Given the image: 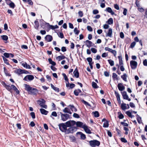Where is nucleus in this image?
<instances>
[{
  "instance_id": "obj_45",
  "label": "nucleus",
  "mask_w": 147,
  "mask_h": 147,
  "mask_svg": "<svg viewBox=\"0 0 147 147\" xmlns=\"http://www.w3.org/2000/svg\"><path fill=\"white\" fill-rule=\"evenodd\" d=\"M69 110H70L67 107H65L63 110V111L64 113H68Z\"/></svg>"
},
{
  "instance_id": "obj_59",
  "label": "nucleus",
  "mask_w": 147,
  "mask_h": 147,
  "mask_svg": "<svg viewBox=\"0 0 147 147\" xmlns=\"http://www.w3.org/2000/svg\"><path fill=\"white\" fill-rule=\"evenodd\" d=\"M51 115L55 117H56L57 116V114L56 112L53 111L51 113Z\"/></svg>"
},
{
  "instance_id": "obj_42",
  "label": "nucleus",
  "mask_w": 147,
  "mask_h": 147,
  "mask_svg": "<svg viewBox=\"0 0 147 147\" xmlns=\"http://www.w3.org/2000/svg\"><path fill=\"white\" fill-rule=\"evenodd\" d=\"M120 114L119 115L118 117L119 119H122L124 118V116L121 113H120V112H119L118 113V114Z\"/></svg>"
},
{
  "instance_id": "obj_64",
  "label": "nucleus",
  "mask_w": 147,
  "mask_h": 147,
  "mask_svg": "<svg viewBox=\"0 0 147 147\" xmlns=\"http://www.w3.org/2000/svg\"><path fill=\"white\" fill-rule=\"evenodd\" d=\"M143 64L144 66H147V60L146 59H145L143 61Z\"/></svg>"
},
{
  "instance_id": "obj_24",
  "label": "nucleus",
  "mask_w": 147,
  "mask_h": 147,
  "mask_svg": "<svg viewBox=\"0 0 147 147\" xmlns=\"http://www.w3.org/2000/svg\"><path fill=\"white\" fill-rule=\"evenodd\" d=\"M127 75L126 74H124L123 75L121 76V78L125 82H127Z\"/></svg>"
},
{
  "instance_id": "obj_61",
  "label": "nucleus",
  "mask_w": 147,
  "mask_h": 147,
  "mask_svg": "<svg viewBox=\"0 0 147 147\" xmlns=\"http://www.w3.org/2000/svg\"><path fill=\"white\" fill-rule=\"evenodd\" d=\"M126 113L129 117H131V113L129 111H126Z\"/></svg>"
},
{
  "instance_id": "obj_32",
  "label": "nucleus",
  "mask_w": 147,
  "mask_h": 147,
  "mask_svg": "<svg viewBox=\"0 0 147 147\" xmlns=\"http://www.w3.org/2000/svg\"><path fill=\"white\" fill-rule=\"evenodd\" d=\"M48 61L49 63L52 65L53 66H55L56 65V63L54 61H53L51 58H49L48 59Z\"/></svg>"
},
{
  "instance_id": "obj_6",
  "label": "nucleus",
  "mask_w": 147,
  "mask_h": 147,
  "mask_svg": "<svg viewBox=\"0 0 147 147\" xmlns=\"http://www.w3.org/2000/svg\"><path fill=\"white\" fill-rule=\"evenodd\" d=\"M61 115V120L63 121H65L69 118V115L67 114H63L61 112H59Z\"/></svg>"
},
{
  "instance_id": "obj_46",
  "label": "nucleus",
  "mask_w": 147,
  "mask_h": 147,
  "mask_svg": "<svg viewBox=\"0 0 147 147\" xmlns=\"http://www.w3.org/2000/svg\"><path fill=\"white\" fill-rule=\"evenodd\" d=\"M91 50L92 53H96L97 52V49L94 48H92L91 49Z\"/></svg>"
},
{
  "instance_id": "obj_13",
  "label": "nucleus",
  "mask_w": 147,
  "mask_h": 147,
  "mask_svg": "<svg viewBox=\"0 0 147 147\" xmlns=\"http://www.w3.org/2000/svg\"><path fill=\"white\" fill-rule=\"evenodd\" d=\"M14 72L18 75H20L23 74V69H16L14 71Z\"/></svg>"
},
{
  "instance_id": "obj_34",
  "label": "nucleus",
  "mask_w": 147,
  "mask_h": 147,
  "mask_svg": "<svg viewBox=\"0 0 147 147\" xmlns=\"http://www.w3.org/2000/svg\"><path fill=\"white\" fill-rule=\"evenodd\" d=\"M113 20L112 18H110L107 20V23L109 24H111L113 23Z\"/></svg>"
},
{
  "instance_id": "obj_14",
  "label": "nucleus",
  "mask_w": 147,
  "mask_h": 147,
  "mask_svg": "<svg viewBox=\"0 0 147 147\" xmlns=\"http://www.w3.org/2000/svg\"><path fill=\"white\" fill-rule=\"evenodd\" d=\"M62 75L64 77L65 80L67 81V83H66V86L67 87H69V83L68 79L67 76L65 73H63Z\"/></svg>"
},
{
  "instance_id": "obj_5",
  "label": "nucleus",
  "mask_w": 147,
  "mask_h": 147,
  "mask_svg": "<svg viewBox=\"0 0 147 147\" xmlns=\"http://www.w3.org/2000/svg\"><path fill=\"white\" fill-rule=\"evenodd\" d=\"M77 128L74 126L70 127L65 132V134H67L70 133H73L77 131Z\"/></svg>"
},
{
  "instance_id": "obj_22",
  "label": "nucleus",
  "mask_w": 147,
  "mask_h": 147,
  "mask_svg": "<svg viewBox=\"0 0 147 147\" xmlns=\"http://www.w3.org/2000/svg\"><path fill=\"white\" fill-rule=\"evenodd\" d=\"M77 134H80L81 135V138L82 139L84 140L86 138L85 135L82 133V132H79L77 133Z\"/></svg>"
},
{
  "instance_id": "obj_41",
  "label": "nucleus",
  "mask_w": 147,
  "mask_h": 147,
  "mask_svg": "<svg viewBox=\"0 0 147 147\" xmlns=\"http://www.w3.org/2000/svg\"><path fill=\"white\" fill-rule=\"evenodd\" d=\"M2 39L5 40H7L8 39V36L5 35L1 36Z\"/></svg>"
},
{
  "instance_id": "obj_19",
  "label": "nucleus",
  "mask_w": 147,
  "mask_h": 147,
  "mask_svg": "<svg viewBox=\"0 0 147 147\" xmlns=\"http://www.w3.org/2000/svg\"><path fill=\"white\" fill-rule=\"evenodd\" d=\"M112 30L111 28H109L108 30V32L106 36L111 37L112 35Z\"/></svg>"
},
{
  "instance_id": "obj_58",
  "label": "nucleus",
  "mask_w": 147,
  "mask_h": 147,
  "mask_svg": "<svg viewBox=\"0 0 147 147\" xmlns=\"http://www.w3.org/2000/svg\"><path fill=\"white\" fill-rule=\"evenodd\" d=\"M99 13L97 9H94L93 10V13L94 14H96Z\"/></svg>"
},
{
  "instance_id": "obj_43",
  "label": "nucleus",
  "mask_w": 147,
  "mask_h": 147,
  "mask_svg": "<svg viewBox=\"0 0 147 147\" xmlns=\"http://www.w3.org/2000/svg\"><path fill=\"white\" fill-rule=\"evenodd\" d=\"M136 44V43L135 41L131 43L130 46V47L132 49L134 47Z\"/></svg>"
},
{
  "instance_id": "obj_48",
  "label": "nucleus",
  "mask_w": 147,
  "mask_h": 147,
  "mask_svg": "<svg viewBox=\"0 0 147 147\" xmlns=\"http://www.w3.org/2000/svg\"><path fill=\"white\" fill-rule=\"evenodd\" d=\"M74 94L76 96H78L79 94V92H78V90H75L74 91Z\"/></svg>"
},
{
  "instance_id": "obj_39",
  "label": "nucleus",
  "mask_w": 147,
  "mask_h": 147,
  "mask_svg": "<svg viewBox=\"0 0 147 147\" xmlns=\"http://www.w3.org/2000/svg\"><path fill=\"white\" fill-rule=\"evenodd\" d=\"M108 61L111 66H113L114 65V62L111 59H108Z\"/></svg>"
},
{
  "instance_id": "obj_28",
  "label": "nucleus",
  "mask_w": 147,
  "mask_h": 147,
  "mask_svg": "<svg viewBox=\"0 0 147 147\" xmlns=\"http://www.w3.org/2000/svg\"><path fill=\"white\" fill-rule=\"evenodd\" d=\"M4 63L7 65H10L9 61L4 56H2Z\"/></svg>"
},
{
  "instance_id": "obj_37",
  "label": "nucleus",
  "mask_w": 147,
  "mask_h": 147,
  "mask_svg": "<svg viewBox=\"0 0 147 147\" xmlns=\"http://www.w3.org/2000/svg\"><path fill=\"white\" fill-rule=\"evenodd\" d=\"M92 87L94 88H98V86H97L96 83L94 82H92Z\"/></svg>"
},
{
  "instance_id": "obj_56",
  "label": "nucleus",
  "mask_w": 147,
  "mask_h": 147,
  "mask_svg": "<svg viewBox=\"0 0 147 147\" xmlns=\"http://www.w3.org/2000/svg\"><path fill=\"white\" fill-rule=\"evenodd\" d=\"M75 85L74 84H69V86L70 88L72 89L75 87Z\"/></svg>"
},
{
  "instance_id": "obj_53",
  "label": "nucleus",
  "mask_w": 147,
  "mask_h": 147,
  "mask_svg": "<svg viewBox=\"0 0 147 147\" xmlns=\"http://www.w3.org/2000/svg\"><path fill=\"white\" fill-rule=\"evenodd\" d=\"M87 28L88 30L89 31L92 32L93 30L92 28L90 26H87Z\"/></svg>"
},
{
  "instance_id": "obj_23",
  "label": "nucleus",
  "mask_w": 147,
  "mask_h": 147,
  "mask_svg": "<svg viewBox=\"0 0 147 147\" xmlns=\"http://www.w3.org/2000/svg\"><path fill=\"white\" fill-rule=\"evenodd\" d=\"M48 24L49 25V28H50V29H51L54 30L55 29H57V28H59L58 26L57 25H56L55 26H53L52 25H49V23H48Z\"/></svg>"
},
{
  "instance_id": "obj_62",
  "label": "nucleus",
  "mask_w": 147,
  "mask_h": 147,
  "mask_svg": "<svg viewBox=\"0 0 147 147\" xmlns=\"http://www.w3.org/2000/svg\"><path fill=\"white\" fill-rule=\"evenodd\" d=\"M78 15L80 17H82L83 16V13L82 11H80L78 12Z\"/></svg>"
},
{
  "instance_id": "obj_21",
  "label": "nucleus",
  "mask_w": 147,
  "mask_h": 147,
  "mask_svg": "<svg viewBox=\"0 0 147 147\" xmlns=\"http://www.w3.org/2000/svg\"><path fill=\"white\" fill-rule=\"evenodd\" d=\"M106 10L109 13H110L112 15L115 14L114 12L113 11L111 8L110 7L107 8Z\"/></svg>"
},
{
  "instance_id": "obj_38",
  "label": "nucleus",
  "mask_w": 147,
  "mask_h": 147,
  "mask_svg": "<svg viewBox=\"0 0 147 147\" xmlns=\"http://www.w3.org/2000/svg\"><path fill=\"white\" fill-rule=\"evenodd\" d=\"M82 102L84 103L85 105H86V106H88L89 107H91V105L89 104L88 102H87L86 101H85L84 100H81Z\"/></svg>"
},
{
  "instance_id": "obj_15",
  "label": "nucleus",
  "mask_w": 147,
  "mask_h": 147,
  "mask_svg": "<svg viewBox=\"0 0 147 147\" xmlns=\"http://www.w3.org/2000/svg\"><path fill=\"white\" fill-rule=\"evenodd\" d=\"M115 94L118 103L120 104L121 103V101L120 98V96L118 92H117L116 91L115 92Z\"/></svg>"
},
{
  "instance_id": "obj_55",
  "label": "nucleus",
  "mask_w": 147,
  "mask_h": 147,
  "mask_svg": "<svg viewBox=\"0 0 147 147\" xmlns=\"http://www.w3.org/2000/svg\"><path fill=\"white\" fill-rule=\"evenodd\" d=\"M58 35L61 38H64V35L62 32H59V34Z\"/></svg>"
},
{
  "instance_id": "obj_57",
  "label": "nucleus",
  "mask_w": 147,
  "mask_h": 147,
  "mask_svg": "<svg viewBox=\"0 0 147 147\" xmlns=\"http://www.w3.org/2000/svg\"><path fill=\"white\" fill-rule=\"evenodd\" d=\"M18 129H21V125L20 123H18L16 124Z\"/></svg>"
},
{
  "instance_id": "obj_10",
  "label": "nucleus",
  "mask_w": 147,
  "mask_h": 147,
  "mask_svg": "<svg viewBox=\"0 0 147 147\" xmlns=\"http://www.w3.org/2000/svg\"><path fill=\"white\" fill-rule=\"evenodd\" d=\"M82 128L84 129L85 131L87 133L91 134L92 133L90 130L88 128V126L86 125L85 124L84 125Z\"/></svg>"
},
{
  "instance_id": "obj_20",
  "label": "nucleus",
  "mask_w": 147,
  "mask_h": 147,
  "mask_svg": "<svg viewBox=\"0 0 147 147\" xmlns=\"http://www.w3.org/2000/svg\"><path fill=\"white\" fill-rule=\"evenodd\" d=\"M40 111L41 113L43 115H46L48 113V111L45 110L43 109H40Z\"/></svg>"
},
{
  "instance_id": "obj_44",
  "label": "nucleus",
  "mask_w": 147,
  "mask_h": 147,
  "mask_svg": "<svg viewBox=\"0 0 147 147\" xmlns=\"http://www.w3.org/2000/svg\"><path fill=\"white\" fill-rule=\"evenodd\" d=\"M86 59L87 61L88 62L89 64L92 63V58L90 57H88Z\"/></svg>"
},
{
  "instance_id": "obj_47",
  "label": "nucleus",
  "mask_w": 147,
  "mask_h": 147,
  "mask_svg": "<svg viewBox=\"0 0 147 147\" xmlns=\"http://www.w3.org/2000/svg\"><path fill=\"white\" fill-rule=\"evenodd\" d=\"M73 116L74 117L76 118H80V116L79 115L75 113H74Z\"/></svg>"
},
{
  "instance_id": "obj_63",
  "label": "nucleus",
  "mask_w": 147,
  "mask_h": 147,
  "mask_svg": "<svg viewBox=\"0 0 147 147\" xmlns=\"http://www.w3.org/2000/svg\"><path fill=\"white\" fill-rule=\"evenodd\" d=\"M105 50L106 51H108L110 52L112 51V49L108 47H105Z\"/></svg>"
},
{
  "instance_id": "obj_52",
  "label": "nucleus",
  "mask_w": 147,
  "mask_h": 147,
  "mask_svg": "<svg viewBox=\"0 0 147 147\" xmlns=\"http://www.w3.org/2000/svg\"><path fill=\"white\" fill-rule=\"evenodd\" d=\"M137 120L139 123L141 124L142 123L141 117H138L137 118Z\"/></svg>"
},
{
  "instance_id": "obj_25",
  "label": "nucleus",
  "mask_w": 147,
  "mask_h": 147,
  "mask_svg": "<svg viewBox=\"0 0 147 147\" xmlns=\"http://www.w3.org/2000/svg\"><path fill=\"white\" fill-rule=\"evenodd\" d=\"M34 23L35 24L34 27L35 28L36 30H38L39 26L38 21L36 20L35 21Z\"/></svg>"
},
{
  "instance_id": "obj_31",
  "label": "nucleus",
  "mask_w": 147,
  "mask_h": 147,
  "mask_svg": "<svg viewBox=\"0 0 147 147\" xmlns=\"http://www.w3.org/2000/svg\"><path fill=\"white\" fill-rule=\"evenodd\" d=\"M126 104L125 103H123L121 104V108L122 110H125L127 109L126 106Z\"/></svg>"
},
{
  "instance_id": "obj_17",
  "label": "nucleus",
  "mask_w": 147,
  "mask_h": 147,
  "mask_svg": "<svg viewBox=\"0 0 147 147\" xmlns=\"http://www.w3.org/2000/svg\"><path fill=\"white\" fill-rule=\"evenodd\" d=\"M85 44L86 46L89 48L92 47V42L91 41L88 40H87L85 41Z\"/></svg>"
},
{
  "instance_id": "obj_7",
  "label": "nucleus",
  "mask_w": 147,
  "mask_h": 147,
  "mask_svg": "<svg viewBox=\"0 0 147 147\" xmlns=\"http://www.w3.org/2000/svg\"><path fill=\"white\" fill-rule=\"evenodd\" d=\"M76 122L74 120H70L67 121L65 124L67 127H70L76 124Z\"/></svg>"
},
{
  "instance_id": "obj_3",
  "label": "nucleus",
  "mask_w": 147,
  "mask_h": 147,
  "mask_svg": "<svg viewBox=\"0 0 147 147\" xmlns=\"http://www.w3.org/2000/svg\"><path fill=\"white\" fill-rule=\"evenodd\" d=\"M90 145L92 147H95L96 146H98L100 144L99 141L95 140H91L89 142Z\"/></svg>"
},
{
  "instance_id": "obj_54",
  "label": "nucleus",
  "mask_w": 147,
  "mask_h": 147,
  "mask_svg": "<svg viewBox=\"0 0 147 147\" xmlns=\"http://www.w3.org/2000/svg\"><path fill=\"white\" fill-rule=\"evenodd\" d=\"M69 137L70 140H71V141H74L76 140L74 136H70Z\"/></svg>"
},
{
  "instance_id": "obj_18",
  "label": "nucleus",
  "mask_w": 147,
  "mask_h": 147,
  "mask_svg": "<svg viewBox=\"0 0 147 147\" xmlns=\"http://www.w3.org/2000/svg\"><path fill=\"white\" fill-rule=\"evenodd\" d=\"M75 124L76 125L77 127H81L82 128L83 126L84 125L83 123L80 121H77V122H76Z\"/></svg>"
},
{
  "instance_id": "obj_16",
  "label": "nucleus",
  "mask_w": 147,
  "mask_h": 147,
  "mask_svg": "<svg viewBox=\"0 0 147 147\" xmlns=\"http://www.w3.org/2000/svg\"><path fill=\"white\" fill-rule=\"evenodd\" d=\"M45 39L48 42H51L53 40V37L51 35H48L45 37Z\"/></svg>"
},
{
  "instance_id": "obj_60",
  "label": "nucleus",
  "mask_w": 147,
  "mask_h": 147,
  "mask_svg": "<svg viewBox=\"0 0 147 147\" xmlns=\"http://www.w3.org/2000/svg\"><path fill=\"white\" fill-rule=\"evenodd\" d=\"M111 53L113 54L114 56H116L117 54V52L115 50H112V51H111Z\"/></svg>"
},
{
  "instance_id": "obj_27",
  "label": "nucleus",
  "mask_w": 147,
  "mask_h": 147,
  "mask_svg": "<svg viewBox=\"0 0 147 147\" xmlns=\"http://www.w3.org/2000/svg\"><path fill=\"white\" fill-rule=\"evenodd\" d=\"M66 57L64 55L59 56L56 57V59H58L59 61H60L62 59H64Z\"/></svg>"
},
{
  "instance_id": "obj_4",
  "label": "nucleus",
  "mask_w": 147,
  "mask_h": 147,
  "mask_svg": "<svg viewBox=\"0 0 147 147\" xmlns=\"http://www.w3.org/2000/svg\"><path fill=\"white\" fill-rule=\"evenodd\" d=\"M58 126L59 129L62 132H65L67 130V126L65 123H62L59 124Z\"/></svg>"
},
{
  "instance_id": "obj_50",
  "label": "nucleus",
  "mask_w": 147,
  "mask_h": 147,
  "mask_svg": "<svg viewBox=\"0 0 147 147\" xmlns=\"http://www.w3.org/2000/svg\"><path fill=\"white\" fill-rule=\"evenodd\" d=\"M3 55L5 57L9 58L10 56V54L9 53H5L3 54Z\"/></svg>"
},
{
  "instance_id": "obj_33",
  "label": "nucleus",
  "mask_w": 147,
  "mask_h": 147,
  "mask_svg": "<svg viewBox=\"0 0 147 147\" xmlns=\"http://www.w3.org/2000/svg\"><path fill=\"white\" fill-rule=\"evenodd\" d=\"M109 126V121H106L104 122L103 126L104 127H108Z\"/></svg>"
},
{
  "instance_id": "obj_8",
  "label": "nucleus",
  "mask_w": 147,
  "mask_h": 147,
  "mask_svg": "<svg viewBox=\"0 0 147 147\" xmlns=\"http://www.w3.org/2000/svg\"><path fill=\"white\" fill-rule=\"evenodd\" d=\"M34 78V76L32 75H27L24 77L23 80L26 81H28V80L29 81H31L33 80Z\"/></svg>"
},
{
  "instance_id": "obj_1",
  "label": "nucleus",
  "mask_w": 147,
  "mask_h": 147,
  "mask_svg": "<svg viewBox=\"0 0 147 147\" xmlns=\"http://www.w3.org/2000/svg\"><path fill=\"white\" fill-rule=\"evenodd\" d=\"M1 84L4 87L11 93H12L11 90L13 89L17 94H19V91L14 85H11V86H10L9 85H7L4 82H1Z\"/></svg>"
},
{
  "instance_id": "obj_51",
  "label": "nucleus",
  "mask_w": 147,
  "mask_h": 147,
  "mask_svg": "<svg viewBox=\"0 0 147 147\" xmlns=\"http://www.w3.org/2000/svg\"><path fill=\"white\" fill-rule=\"evenodd\" d=\"M120 140L122 142L124 143H127V141L124 138H121Z\"/></svg>"
},
{
  "instance_id": "obj_36",
  "label": "nucleus",
  "mask_w": 147,
  "mask_h": 147,
  "mask_svg": "<svg viewBox=\"0 0 147 147\" xmlns=\"http://www.w3.org/2000/svg\"><path fill=\"white\" fill-rule=\"evenodd\" d=\"M9 5L10 7L12 9H14L15 7V5L14 3L12 1H11L10 3L9 4Z\"/></svg>"
},
{
  "instance_id": "obj_49",
  "label": "nucleus",
  "mask_w": 147,
  "mask_h": 147,
  "mask_svg": "<svg viewBox=\"0 0 147 147\" xmlns=\"http://www.w3.org/2000/svg\"><path fill=\"white\" fill-rule=\"evenodd\" d=\"M30 115L32 117L33 119H35V114L34 112H32L30 113Z\"/></svg>"
},
{
  "instance_id": "obj_30",
  "label": "nucleus",
  "mask_w": 147,
  "mask_h": 147,
  "mask_svg": "<svg viewBox=\"0 0 147 147\" xmlns=\"http://www.w3.org/2000/svg\"><path fill=\"white\" fill-rule=\"evenodd\" d=\"M22 65L24 67L26 68V69H30L31 68V67L30 66L28 65L26 63H22Z\"/></svg>"
},
{
  "instance_id": "obj_9",
  "label": "nucleus",
  "mask_w": 147,
  "mask_h": 147,
  "mask_svg": "<svg viewBox=\"0 0 147 147\" xmlns=\"http://www.w3.org/2000/svg\"><path fill=\"white\" fill-rule=\"evenodd\" d=\"M130 65L132 69H135L137 67V63L136 61L131 60L130 61Z\"/></svg>"
},
{
  "instance_id": "obj_40",
  "label": "nucleus",
  "mask_w": 147,
  "mask_h": 147,
  "mask_svg": "<svg viewBox=\"0 0 147 147\" xmlns=\"http://www.w3.org/2000/svg\"><path fill=\"white\" fill-rule=\"evenodd\" d=\"M74 32L76 34L78 35L79 34L80 31L79 30H78L77 28L76 27L74 29Z\"/></svg>"
},
{
  "instance_id": "obj_11",
  "label": "nucleus",
  "mask_w": 147,
  "mask_h": 147,
  "mask_svg": "<svg viewBox=\"0 0 147 147\" xmlns=\"http://www.w3.org/2000/svg\"><path fill=\"white\" fill-rule=\"evenodd\" d=\"M117 87L119 90L122 91L125 89V87L122 84L119 83L118 84Z\"/></svg>"
},
{
  "instance_id": "obj_29",
  "label": "nucleus",
  "mask_w": 147,
  "mask_h": 147,
  "mask_svg": "<svg viewBox=\"0 0 147 147\" xmlns=\"http://www.w3.org/2000/svg\"><path fill=\"white\" fill-rule=\"evenodd\" d=\"M4 69V71L5 73V75L7 76H11V75L8 72V71L6 69L5 67H4L3 68Z\"/></svg>"
},
{
  "instance_id": "obj_26",
  "label": "nucleus",
  "mask_w": 147,
  "mask_h": 147,
  "mask_svg": "<svg viewBox=\"0 0 147 147\" xmlns=\"http://www.w3.org/2000/svg\"><path fill=\"white\" fill-rule=\"evenodd\" d=\"M118 59L119 60V65H122L123 64L122 58L121 55L120 56H118Z\"/></svg>"
},
{
  "instance_id": "obj_2",
  "label": "nucleus",
  "mask_w": 147,
  "mask_h": 147,
  "mask_svg": "<svg viewBox=\"0 0 147 147\" xmlns=\"http://www.w3.org/2000/svg\"><path fill=\"white\" fill-rule=\"evenodd\" d=\"M25 90L28 92L29 94L36 95L38 92V90L35 88L30 86L29 85L24 84Z\"/></svg>"
},
{
  "instance_id": "obj_12",
  "label": "nucleus",
  "mask_w": 147,
  "mask_h": 147,
  "mask_svg": "<svg viewBox=\"0 0 147 147\" xmlns=\"http://www.w3.org/2000/svg\"><path fill=\"white\" fill-rule=\"evenodd\" d=\"M73 74L74 75V76L76 78H78L79 77V74L78 72V71L77 68H76L74 71L73 72Z\"/></svg>"
},
{
  "instance_id": "obj_35",
  "label": "nucleus",
  "mask_w": 147,
  "mask_h": 147,
  "mask_svg": "<svg viewBox=\"0 0 147 147\" xmlns=\"http://www.w3.org/2000/svg\"><path fill=\"white\" fill-rule=\"evenodd\" d=\"M92 113H93L94 116L96 117H98L99 116V114L98 111H95L93 112Z\"/></svg>"
}]
</instances>
